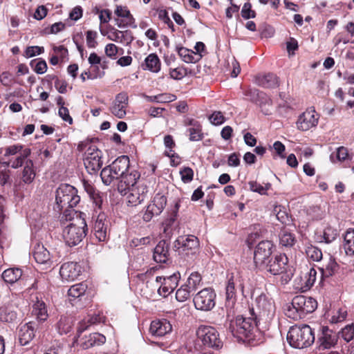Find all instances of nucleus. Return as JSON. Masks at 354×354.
<instances>
[{
	"label": "nucleus",
	"mask_w": 354,
	"mask_h": 354,
	"mask_svg": "<svg viewBox=\"0 0 354 354\" xmlns=\"http://www.w3.org/2000/svg\"><path fill=\"white\" fill-rule=\"evenodd\" d=\"M288 262V259L285 254H273L260 269L277 275L286 272Z\"/></svg>",
	"instance_id": "nucleus-12"
},
{
	"label": "nucleus",
	"mask_w": 354,
	"mask_h": 354,
	"mask_svg": "<svg viewBox=\"0 0 354 354\" xmlns=\"http://www.w3.org/2000/svg\"><path fill=\"white\" fill-rule=\"evenodd\" d=\"M318 122V118L315 115L314 109H308L299 118L297 124V128L301 131H308L315 127Z\"/></svg>",
	"instance_id": "nucleus-22"
},
{
	"label": "nucleus",
	"mask_w": 354,
	"mask_h": 354,
	"mask_svg": "<svg viewBox=\"0 0 354 354\" xmlns=\"http://www.w3.org/2000/svg\"><path fill=\"white\" fill-rule=\"evenodd\" d=\"M256 307L258 310L257 318L259 321L261 317L269 318L274 313V306L271 299L265 294H261L256 299Z\"/></svg>",
	"instance_id": "nucleus-16"
},
{
	"label": "nucleus",
	"mask_w": 354,
	"mask_h": 354,
	"mask_svg": "<svg viewBox=\"0 0 354 354\" xmlns=\"http://www.w3.org/2000/svg\"><path fill=\"white\" fill-rule=\"evenodd\" d=\"M158 18L160 20H162L165 24H166L169 26V28H170L172 30V31H174V24L170 19L168 15V12L166 10L162 9L158 11Z\"/></svg>",
	"instance_id": "nucleus-57"
},
{
	"label": "nucleus",
	"mask_w": 354,
	"mask_h": 354,
	"mask_svg": "<svg viewBox=\"0 0 354 354\" xmlns=\"http://www.w3.org/2000/svg\"><path fill=\"white\" fill-rule=\"evenodd\" d=\"M104 317L100 315L88 316L86 319L82 320L79 325L77 333L80 335L83 331L86 330L88 326L104 322Z\"/></svg>",
	"instance_id": "nucleus-41"
},
{
	"label": "nucleus",
	"mask_w": 354,
	"mask_h": 354,
	"mask_svg": "<svg viewBox=\"0 0 354 354\" xmlns=\"http://www.w3.org/2000/svg\"><path fill=\"white\" fill-rule=\"evenodd\" d=\"M37 323L30 322L19 328L18 331L19 342L21 346L28 345L35 336Z\"/></svg>",
	"instance_id": "nucleus-21"
},
{
	"label": "nucleus",
	"mask_w": 354,
	"mask_h": 354,
	"mask_svg": "<svg viewBox=\"0 0 354 354\" xmlns=\"http://www.w3.org/2000/svg\"><path fill=\"white\" fill-rule=\"evenodd\" d=\"M87 286L83 283L72 286L68 290L69 301L74 305L84 297Z\"/></svg>",
	"instance_id": "nucleus-29"
},
{
	"label": "nucleus",
	"mask_w": 354,
	"mask_h": 354,
	"mask_svg": "<svg viewBox=\"0 0 354 354\" xmlns=\"http://www.w3.org/2000/svg\"><path fill=\"white\" fill-rule=\"evenodd\" d=\"M30 66L37 74H44L47 71V64L45 60L39 59L36 62V59H33L30 63Z\"/></svg>",
	"instance_id": "nucleus-49"
},
{
	"label": "nucleus",
	"mask_w": 354,
	"mask_h": 354,
	"mask_svg": "<svg viewBox=\"0 0 354 354\" xmlns=\"http://www.w3.org/2000/svg\"><path fill=\"white\" fill-rule=\"evenodd\" d=\"M176 50L181 59L186 63H196L202 57V55H197L192 50L183 46H177Z\"/></svg>",
	"instance_id": "nucleus-31"
},
{
	"label": "nucleus",
	"mask_w": 354,
	"mask_h": 354,
	"mask_svg": "<svg viewBox=\"0 0 354 354\" xmlns=\"http://www.w3.org/2000/svg\"><path fill=\"white\" fill-rule=\"evenodd\" d=\"M105 54L111 59H115L118 53V47L114 44H108L104 48Z\"/></svg>",
	"instance_id": "nucleus-60"
},
{
	"label": "nucleus",
	"mask_w": 354,
	"mask_h": 354,
	"mask_svg": "<svg viewBox=\"0 0 354 354\" xmlns=\"http://www.w3.org/2000/svg\"><path fill=\"white\" fill-rule=\"evenodd\" d=\"M317 271L315 268H311L309 271L301 277L302 286L301 289L303 291L309 290L316 281Z\"/></svg>",
	"instance_id": "nucleus-36"
},
{
	"label": "nucleus",
	"mask_w": 354,
	"mask_h": 354,
	"mask_svg": "<svg viewBox=\"0 0 354 354\" xmlns=\"http://www.w3.org/2000/svg\"><path fill=\"white\" fill-rule=\"evenodd\" d=\"M338 268L337 263L330 257L325 268H321L320 270L323 276L328 277L333 276L338 270Z\"/></svg>",
	"instance_id": "nucleus-45"
},
{
	"label": "nucleus",
	"mask_w": 354,
	"mask_h": 354,
	"mask_svg": "<svg viewBox=\"0 0 354 354\" xmlns=\"http://www.w3.org/2000/svg\"><path fill=\"white\" fill-rule=\"evenodd\" d=\"M209 119L210 122L215 125L221 124L225 122V118L223 115L222 113L220 111L214 112L209 116Z\"/></svg>",
	"instance_id": "nucleus-63"
},
{
	"label": "nucleus",
	"mask_w": 354,
	"mask_h": 354,
	"mask_svg": "<svg viewBox=\"0 0 354 354\" xmlns=\"http://www.w3.org/2000/svg\"><path fill=\"white\" fill-rule=\"evenodd\" d=\"M252 5L250 3L247 2L245 3L242 10H241V16L243 18L245 19H248L250 18H254L256 16V13L254 10H252Z\"/></svg>",
	"instance_id": "nucleus-56"
},
{
	"label": "nucleus",
	"mask_w": 354,
	"mask_h": 354,
	"mask_svg": "<svg viewBox=\"0 0 354 354\" xmlns=\"http://www.w3.org/2000/svg\"><path fill=\"white\" fill-rule=\"evenodd\" d=\"M169 246L165 240H161L153 250V258L157 263H166L169 257Z\"/></svg>",
	"instance_id": "nucleus-27"
},
{
	"label": "nucleus",
	"mask_w": 354,
	"mask_h": 354,
	"mask_svg": "<svg viewBox=\"0 0 354 354\" xmlns=\"http://www.w3.org/2000/svg\"><path fill=\"white\" fill-rule=\"evenodd\" d=\"M129 167V158L127 156H121L111 165L103 168L100 176L104 184L109 185L115 179L121 178Z\"/></svg>",
	"instance_id": "nucleus-7"
},
{
	"label": "nucleus",
	"mask_w": 354,
	"mask_h": 354,
	"mask_svg": "<svg viewBox=\"0 0 354 354\" xmlns=\"http://www.w3.org/2000/svg\"><path fill=\"white\" fill-rule=\"evenodd\" d=\"M32 257L39 264L51 265V255L50 252L41 244L35 245Z\"/></svg>",
	"instance_id": "nucleus-26"
},
{
	"label": "nucleus",
	"mask_w": 354,
	"mask_h": 354,
	"mask_svg": "<svg viewBox=\"0 0 354 354\" xmlns=\"http://www.w3.org/2000/svg\"><path fill=\"white\" fill-rule=\"evenodd\" d=\"M35 178V172L33 169V162L28 159L25 162V166L22 172V180L26 184L31 183Z\"/></svg>",
	"instance_id": "nucleus-37"
},
{
	"label": "nucleus",
	"mask_w": 354,
	"mask_h": 354,
	"mask_svg": "<svg viewBox=\"0 0 354 354\" xmlns=\"http://www.w3.org/2000/svg\"><path fill=\"white\" fill-rule=\"evenodd\" d=\"M140 174L136 171L133 170L129 174L125 173L122 177L121 180L118 185V190L121 194H127V189L138 185V183H143L140 180Z\"/></svg>",
	"instance_id": "nucleus-18"
},
{
	"label": "nucleus",
	"mask_w": 354,
	"mask_h": 354,
	"mask_svg": "<svg viewBox=\"0 0 354 354\" xmlns=\"http://www.w3.org/2000/svg\"><path fill=\"white\" fill-rule=\"evenodd\" d=\"M201 276L198 272H192L185 284L192 292H195L201 282Z\"/></svg>",
	"instance_id": "nucleus-44"
},
{
	"label": "nucleus",
	"mask_w": 354,
	"mask_h": 354,
	"mask_svg": "<svg viewBox=\"0 0 354 354\" xmlns=\"http://www.w3.org/2000/svg\"><path fill=\"white\" fill-rule=\"evenodd\" d=\"M236 287L243 290V285L241 281V277L239 274L234 275L232 274L227 279V285L225 287L226 299L230 301L234 299L236 297Z\"/></svg>",
	"instance_id": "nucleus-24"
},
{
	"label": "nucleus",
	"mask_w": 354,
	"mask_h": 354,
	"mask_svg": "<svg viewBox=\"0 0 354 354\" xmlns=\"http://www.w3.org/2000/svg\"><path fill=\"white\" fill-rule=\"evenodd\" d=\"M174 248L188 260H193L199 251L198 239L194 235L179 236L174 243Z\"/></svg>",
	"instance_id": "nucleus-8"
},
{
	"label": "nucleus",
	"mask_w": 354,
	"mask_h": 354,
	"mask_svg": "<svg viewBox=\"0 0 354 354\" xmlns=\"http://www.w3.org/2000/svg\"><path fill=\"white\" fill-rule=\"evenodd\" d=\"M215 299L214 290L211 288H205L194 296L193 301L196 309L208 311L214 307Z\"/></svg>",
	"instance_id": "nucleus-10"
},
{
	"label": "nucleus",
	"mask_w": 354,
	"mask_h": 354,
	"mask_svg": "<svg viewBox=\"0 0 354 354\" xmlns=\"http://www.w3.org/2000/svg\"><path fill=\"white\" fill-rule=\"evenodd\" d=\"M148 187L144 182L129 188L126 194L128 205L137 206L141 204L146 199Z\"/></svg>",
	"instance_id": "nucleus-13"
},
{
	"label": "nucleus",
	"mask_w": 354,
	"mask_h": 354,
	"mask_svg": "<svg viewBox=\"0 0 354 354\" xmlns=\"http://www.w3.org/2000/svg\"><path fill=\"white\" fill-rule=\"evenodd\" d=\"M84 216L85 214L80 212L76 218H70V223L62 230V237L70 247L77 245L86 235L88 227Z\"/></svg>",
	"instance_id": "nucleus-3"
},
{
	"label": "nucleus",
	"mask_w": 354,
	"mask_h": 354,
	"mask_svg": "<svg viewBox=\"0 0 354 354\" xmlns=\"http://www.w3.org/2000/svg\"><path fill=\"white\" fill-rule=\"evenodd\" d=\"M171 325L167 319L154 320L151 323L149 330L152 335L162 337L171 330Z\"/></svg>",
	"instance_id": "nucleus-25"
},
{
	"label": "nucleus",
	"mask_w": 354,
	"mask_h": 354,
	"mask_svg": "<svg viewBox=\"0 0 354 354\" xmlns=\"http://www.w3.org/2000/svg\"><path fill=\"white\" fill-rule=\"evenodd\" d=\"M166 205V196L159 193L156 194L151 203L147 207L143 219L147 222L149 221L153 216L159 215L163 211Z\"/></svg>",
	"instance_id": "nucleus-14"
},
{
	"label": "nucleus",
	"mask_w": 354,
	"mask_h": 354,
	"mask_svg": "<svg viewBox=\"0 0 354 354\" xmlns=\"http://www.w3.org/2000/svg\"><path fill=\"white\" fill-rule=\"evenodd\" d=\"M73 326V322L71 317L61 316L57 324V330L60 335L69 333Z\"/></svg>",
	"instance_id": "nucleus-38"
},
{
	"label": "nucleus",
	"mask_w": 354,
	"mask_h": 354,
	"mask_svg": "<svg viewBox=\"0 0 354 354\" xmlns=\"http://www.w3.org/2000/svg\"><path fill=\"white\" fill-rule=\"evenodd\" d=\"M248 185L251 191L257 192L261 195H266L267 194V191L271 187V184L269 183H265L264 185H262L257 181H250Z\"/></svg>",
	"instance_id": "nucleus-46"
},
{
	"label": "nucleus",
	"mask_w": 354,
	"mask_h": 354,
	"mask_svg": "<svg viewBox=\"0 0 354 354\" xmlns=\"http://www.w3.org/2000/svg\"><path fill=\"white\" fill-rule=\"evenodd\" d=\"M24 149L21 145H14L9 146L5 149V156H13L16 154H20L21 151Z\"/></svg>",
	"instance_id": "nucleus-58"
},
{
	"label": "nucleus",
	"mask_w": 354,
	"mask_h": 354,
	"mask_svg": "<svg viewBox=\"0 0 354 354\" xmlns=\"http://www.w3.org/2000/svg\"><path fill=\"white\" fill-rule=\"evenodd\" d=\"M280 244L285 247H291L295 244V237L294 234L286 230L281 232L280 236Z\"/></svg>",
	"instance_id": "nucleus-47"
},
{
	"label": "nucleus",
	"mask_w": 354,
	"mask_h": 354,
	"mask_svg": "<svg viewBox=\"0 0 354 354\" xmlns=\"http://www.w3.org/2000/svg\"><path fill=\"white\" fill-rule=\"evenodd\" d=\"M31 151L29 148H25L20 154L14 160H10L11 167L17 169L23 165L25 160L30 155Z\"/></svg>",
	"instance_id": "nucleus-43"
},
{
	"label": "nucleus",
	"mask_w": 354,
	"mask_h": 354,
	"mask_svg": "<svg viewBox=\"0 0 354 354\" xmlns=\"http://www.w3.org/2000/svg\"><path fill=\"white\" fill-rule=\"evenodd\" d=\"M344 248L347 255L354 254V230L348 229L344 237Z\"/></svg>",
	"instance_id": "nucleus-40"
},
{
	"label": "nucleus",
	"mask_w": 354,
	"mask_h": 354,
	"mask_svg": "<svg viewBox=\"0 0 354 354\" xmlns=\"http://www.w3.org/2000/svg\"><path fill=\"white\" fill-rule=\"evenodd\" d=\"M129 97L126 93H118L113 102L110 111L113 115L118 118H123L126 114V109L128 106Z\"/></svg>",
	"instance_id": "nucleus-19"
},
{
	"label": "nucleus",
	"mask_w": 354,
	"mask_h": 354,
	"mask_svg": "<svg viewBox=\"0 0 354 354\" xmlns=\"http://www.w3.org/2000/svg\"><path fill=\"white\" fill-rule=\"evenodd\" d=\"M338 334L330 329L328 326H324L320 328V333L318 335L317 343L323 349H329L337 344Z\"/></svg>",
	"instance_id": "nucleus-15"
},
{
	"label": "nucleus",
	"mask_w": 354,
	"mask_h": 354,
	"mask_svg": "<svg viewBox=\"0 0 354 354\" xmlns=\"http://www.w3.org/2000/svg\"><path fill=\"white\" fill-rule=\"evenodd\" d=\"M77 150L83 153L85 169L90 174H95L102 167L103 153L93 142V140H85L77 145Z\"/></svg>",
	"instance_id": "nucleus-4"
},
{
	"label": "nucleus",
	"mask_w": 354,
	"mask_h": 354,
	"mask_svg": "<svg viewBox=\"0 0 354 354\" xmlns=\"http://www.w3.org/2000/svg\"><path fill=\"white\" fill-rule=\"evenodd\" d=\"M317 308V301L314 298L299 295L295 296L291 303L286 305L284 313L288 317L297 321L313 313Z\"/></svg>",
	"instance_id": "nucleus-2"
},
{
	"label": "nucleus",
	"mask_w": 354,
	"mask_h": 354,
	"mask_svg": "<svg viewBox=\"0 0 354 354\" xmlns=\"http://www.w3.org/2000/svg\"><path fill=\"white\" fill-rule=\"evenodd\" d=\"M44 52V47L38 46H28L24 53V56L26 58L32 57L40 55Z\"/></svg>",
	"instance_id": "nucleus-53"
},
{
	"label": "nucleus",
	"mask_w": 354,
	"mask_h": 354,
	"mask_svg": "<svg viewBox=\"0 0 354 354\" xmlns=\"http://www.w3.org/2000/svg\"><path fill=\"white\" fill-rule=\"evenodd\" d=\"M190 141H199L203 138L201 126L191 127L187 129Z\"/></svg>",
	"instance_id": "nucleus-50"
},
{
	"label": "nucleus",
	"mask_w": 354,
	"mask_h": 354,
	"mask_svg": "<svg viewBox=\"0 0 354 354\" xmlns=\"http://www.w3.org/2000/svg\"><path fill=\"white\" fill-rule=\"evenodd\" d=\"M105 342L106 337L104 335L98 333H93L81 337L79 344L83 349H88L95 346L102 345Z\"/></svg>",
	"instance_id": "nucleus-23"
},
{
	"label": "nucleus",
	"mask_w": 354,
	"mask_h": 354,
	"mask_svg": "<svg viewBox=\"0 0 354 354\" xmlns=\"http://www.w3.org/2000/svg\"><path fill=\"white\" fill-rule=\"evenodd\" d=\"M180 278V274L177 272L169 276H158L156 277V281L157 283H162L164 285L175 289L178 286Z\"/></svg>",
	"instance_id": "nucleus-35"
},
{
	"label": "nucleus",
	"mask_w": 354,
	"mask_h": 354,
	"mask_svg": "<svg viewBox=\"0 0 354 354\" xmlns=\"http://www.w3.org/2000/svg\"><path fill=\"white\" fill-rule=\"evenodd\" d=\"M274 245L270 241H262L254 248V262L259 269L268 262L273 255Z\"/></svg>",
	"instance_id": "nucleus-11"
},
{
	"label": "nucleus",
	"mask_w": 354,
	"mask_h": 354,
	"mask_svg": "<svg viewBox=\"0 0 354 354\" xmlns=\"http://www.w3.org/2000/svg\"><path fill=\"white\" fill-rule=\"evenodd\" d=\"M109 221L104 213H100L93 225V233L95 238L100 242H104L109 237Z\"/></svg>",
	"instance_id": "nucleus-17"
},
{
	"label": "nucleus",
	"mask_w": 354,
	"mask_h": 354,
	"mask_svg": "<svg viewBox=\"0 0 354 354\" xmlns=\"http://www.w3.org/2000/svg\"><path fill=\"white\" fill-rule=\"evenodd\" d=\"M32 313L40 322H45L48 317L46 304L38 297L33 301Z\"/></svg>",
	"instance_id": "nucleus-28"
},
{
	"label": "nucleus",
	"mask_w": 354,
	"mask_h": 354,
	"mask_svg": "<svg viewBox=\"0 0 354 354\" xmlns=\"http://www.w3.org/2000/svg\"><path fill=\"white\" fill-rule=\"evenodd\" d=\"M192 292L185 284L183 285L176 292V298L180 302H183L189 298Z\"/></svg>",
	"instance_id": "nucleus-51"
},
{
	"label": "nucleus",
	"mask_w": 354,
	"mask_h": 354,
	"mask_svg": "<svg viewBox=\"0 0 354 354\" xmlns=\"http://www.w3.org/2000/svg\"><path fill=\"white\" fill-rule=\"evenodd\" d=\"M255 82L258 86L268 88H276L279 86L278 77L273 73L258 75Z\"/></svg>",
	"instance_id": "nucleus-30"
},
{
	"label": "nucleus",
	"mask_w": 354,
	"mask_h": 354,
	"mask_svg": "<svg viewBox=\"0 0 354 354\" xmlns=\"http://www.w3.org/2000/svg\"><path fill=\"white\" fill-rule=\"evenodd\" d=\"M80 266L74 262L64 263L59 270V274L62 280L66 281H73L75 280L80 276Z\"/></svg>",
	"instance_id": "nucleus-20"
},
{
	"label": "nucleus",
	"mask_w": 354,
	"mask_h": 354,
	"mask_svg": "<svg viewBox=\"0 0 354 354\" xmlns=\"http://www.w3.org/2000/svg\"><path fill=\"white\" fill-rule=\"evenodd\" d=\"M287 340L292 347L301 349L310 346L315 342V333L307 324L295 325L290 328Z\"/></svg>",
	"instance_id": "nucleus-5"
},
{
	"label": "nucleus",
	"mask_w": 354,
	"mask_h": 354,
	"mask_svg": "<svg viewBox=\"0 0 354 354\" xmlns=\"http://www.w3.org/2000/svg\"><path fill=\"white\" fill-rule=\"evenodd\" d=\"M181 354H214V353L200 351L199 348L196 346H194V347L192 348V346L190 344V345H187L185 348L181 349Z\"/></svg>",
	"instance_id": "nucleus-62"
},
{
	"label": "nucleus",
	"mask_w": 354,
	"mask_h": 354,
	"mask_svg": "<svg viewBox=\"0 0 354 354\" xmlns=\"http://www.w3.org/2000/svg\"><path fill=\"white\" fill-rule=\"evenodd\" d=\"M305 253L307 257L313 261H319L323 257L322 250L312 244L306 245Z\"/></svg>",
	"instance_id": "nucleus-42"
},
{
	"label": "nucleus",
	"mask_w": 354,
	"mask_h": 354,
	"mask_svg": "<svg viewBox=\"0 0 354 354\" xmlns=\"http://www.w3.org/2000/svg\"><path fill=\"white\" fill-rule=\"evenodd\" d=\"M83 186L84 190L89 195L90 198L93 200V203L96 207H100L102 201L101 196H100L99 192L95 189L94 186L89 183L88 182L84 180Z\"/></svg>",
	"instance_id": "nucleus-34"
},
{
	"label": "nucleus",
	"mask_w": 354,
	"mask_h": 354,
	"mask_svg": "<svg viewBox=\"0 0 354 354\" xmlns=\"http://www.w3.org/2000/svg\"><path fill=\"white\" fill-rule=\"evenodd\" d=\"M58 114L60 118L65 122H68L70 124L73 123V119L69 115L68 109L64 106H61L58 111Z\"/></svg>",
	"instance_id": "nucleus-64"
},
{
	"label": "nucleus",
	"mask_w": 354,
	"mask_h": 354,
	"mask_svg": "<svg viewBox=\"0 0 354 354\" xmlns=\"http://www.w3.org/2000/svg\"><path fill=\"white\" fill-rule=\"evenodd\" d=\"M196 335L205 346L218 349L223 346L218 331L212 326H200L196 330Z\"/></svg>",
	"instance_id": "nucleus-9"
},
{
	"label": "nucleus",
	"mask_w": 354,
	"mask_h": 354,
	"mask_svg": "<svg viewBox=\"0 0 354 354\" xmlns=\"http://www.w3.org/2000/svg\"><path fill=\"white\" fill-rule=\"evenodd\" d=\"M250 314L252 317L237 316L229 324L228 330L238 341L250 342L254 338V332L259 321L254 308L250 311Z\"/></svg>",
	"instance_id": "nucleus-1"
},
{
	"label": "nucleus",
	"mask_w": 354,
	"mask_h": 354,
	"mask_svg": "<svg viewBox=\"0 0 354 354\" xmlns=\"http://www.w3.org/2000/svg\"><path fill=\"white\" fill-rule=\"evenodd\" d=\"M160 61L155 53L149 54L145 59L144 69H147L153 73H158L160 70Z\"/></svg>",
	"instance_id": "nucleus-32"
},
{
	"label": "nucleus",
	"mask_w": 354,
	"mask_h": 354,
	"mask_svg": "<svg viewBox=\"0 0 354 354\" xmlns=\"http://www.w3.org/2000/svg\"><path fill=\"white\" fill-rule=\"evenodd\" d=\"M17 319V313L11 306L0 308V320L4 322H12Z\"/></svg>",
	"instance_id": "nucleus-39"
},
{
	"label": "nucleus",
	"mask_w": 354,
	"mask_h": 354,
	"mask_svg": "<svg viewBox=\"0 0 354 354\" xmlns=\"http://www.w3.org/2000/svg\"><path fill=\"white\" fill-rule=\"evenodd\" d=\"M180 176L182 180L185 183H189L192 180L194 176V171L189 167H185L180 171Z\"/></svg>",
	"instance_id": "nucleus-59"
},
{
	"label": "nucleus",
	"mask_w": 354,
	"mask_h": 354,
	"mask_svg": "<svg viewBox=\"0 0 354 354\" xmlns=\"http://www.w3.org/2000/svg\"><path fill=\"white\" fill-rule=\"evenodd\" d=\"M22 275V270L18 268H8L2 273L3 279L8 283H14L17 281Z\"/></svg>",
	"instance_id": "nucleus-33"
},
{
	"label": "nucleus",
	"mask_w": 354,
	"mask_h": 354,
	"mask_svg": "<svg viewBox=\"0 0 354 354\" xmlns=\"http://www.w3.org/2000/svg\"><path fill=\"white\" fill-rule=\"evenodd\" d=\"M338 335L346 342H349L354 339V325L348 324L343 328L338 333Z\"/></svg>",
	"instance_id": "nucleus-48"
},
{
	"label": "nucleus",
	"mask_w": 354,
	"mask_h": 354,
	"mask_svg": "<svg viewBox=\"0 0 354 354\" xmlns=\"http://www.w3.org/2000/svg\"><path fill=\"white\" fill-rule=\"evenodd\" d=\"M97 33L96 31L88 30L86 32V44L89 48H95L97 46Z\"/></svg>",
	"instance_id": "nucleus-55"
},
{
	"label": "nucleus",
	"mask_w": 354,
	"mask_h": 354,
	"mask_svg": "<svg viewBox=\"0 0 354 354\" xmlns=\"http://www.w3.org/2000/svg\"><path fill=\"white\" fill-rule=\"evenodd\" d=\"M55 201L57 208L59 211L65 209L73 208L80 201V197L77 194V190L68 184L60 185L56 190Z\"/></svg>",
	"instance_id": "nucleus-6"
},
{
	"label": "nucleus",
	"mask_w": 354,
	"mask_h": 354,
	"mask_svg": "<svg viewBox=\"0 0 354 354\" xmlns=\"http://www.w3.org/2000/svg\"><path fill=\"white\" fill-rule=\"evenodd\" d=\"M337 230L330 226L326 227L323 232V239L325 243H330L337 237Z\"/></svg>",
	"instance_id": "nucleus-52"
},
{
	"label": "nucleus",
	"mask_w": 354,
	"mask_h": 354,
	"mask_svg": "<svg viewBox=\"0 0 354 354\" xmlns=\"http://www.w3.org/2000/svg\"><path fill=\"white\" fill-rule=\"evenodd\" d=\"M187 75V69L185 67H178L170 69V77L174 80H181Z\"/></svg>",
	"instance_id": "nucleus-54"
},
{
	"label": "nucleus",
	"mask_w": 354,
	"mask_h": 354,
	"mask_svg": "<svg viewBox=\"0 0 354 354\" xmlns=\"http://www.w3.org/2000/svg\"><path fill=\"white\" fill-rule=\"evenodd\" d=\"M115 14L118 17L125 18L128 19H130V17H133L127 8L122 7V6H117L116 9L115 10Z\"/></svg>",
	"instance_id": "nucleus-61"
}]
</instances>
